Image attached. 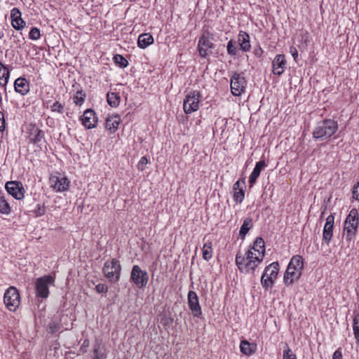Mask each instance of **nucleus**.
<instances>
[{"label": "nucleus", "mask_w": 359, "mask_h": 359, "mask_svg": "<svg viewBox=\"0 0 359 359\" xmlns=\"http://www.w3.org/2000/svg\"><path fill=\"white\" fill-rule=\"evenodd\" d=\"M49 183L50 187L57 192L67 190L69 186L68 178L59 173L52 175L49 178Z\"/></svg>", "instance_id": "f8f14e48"}, {"label": "nucleus", "mask_w": 359, "mask_h": 359, "mask_svg": "<svg viewBox=\"0 0 359 359\" xmlns=\"http://www.w3.org/2000/svg\"><path fill=\"white\" fill-rule=\"evenodd\" d=\"M253 345L250 344L248 341L243 340L241 342L240 349L241 351L247 355H250L253 353L254 350L252 348Z\"/></svg>", "instance_id": "7c9ffc66"}, {"label": "nucleus", "mask_w": 359, "mask_h": 359, "mask_svg": "<svg viewBox=\"0 0 359 359\" xmlns=\"http://www.w3.org/2000/svg\"><path fill=\"white\" fill-rule=\"evenodd\" d=\"M203 257L205 260L209 261L212 257V248H201Z\"/></svg>", "instance_id": "ea45409f"}, {"label": "nucleus", "mask_w": 359, "mask_h": 359, "mask_svg": "<svg viewBox=\"0 0 359 359\" xmlns=\"http://www.w3.org/2000/svg\"><path fill=\"white\" fill-rule=\"evenodd\" d=\"M290 53L292 54V57H294V60L297 59V57H298V51L296 49V48L294 47H291L290 48Z\"/></svg>", "instance_id": "8fccbe9b"}, {"label": "nucleus", "mask_w": 359, "mask_h": 359, "mask_svg": "<svg viewBox=\"0 0 359 359\" xmlns=\"http://www.w3.org/2000/svg\"><path fill=\"white\" fill-rule=\"evenodd\" d=\"M358 220L359 216L357 209H351L345 219L342 235V241L348 247L354 245Z\"/></svg>", "instance_id": "f03ea898"}, {"label": "nucleus", "mask_w": 359, "mask_h": 359, "mask_svg": "<svg viewBox=\"0 0 359 359\" xmlns=\"http://www.w3.org/2000/svg\"><path fill=\"white\" fill-rule=\"evenodd\" d=\"M6 128V121L4 118V114L3 112L0 111V130L4 131Z\"/></svg>", "instance_id": "49530a36"}, {"label": "nucleus", "mask_w": 359, "mask_h": 359, "mask_svg": "<svg viewBox=\"0 0 359 359\" xmlns=\"http://www.w3.org/2000/svg\"><path fill=\"white\" fill-rule=\"evenodd\" d=\"M147 163H148V160H147V157L142 156L140 159V161L137 163V165L138 170L143 171L145 169L146 165Z\"/></svg>", "instance_id": "a19ab883"}, {"label": "nucleus", "mask_w": 359, "mask_h": 359, "mask_svg": "<svg viewBox=\"0 0 359 359\" xmlns=\"http://www.w3.org/2000/svg\"><path fill=\"white\" fill-rule=\"evenodd\" d=\"M353 196L355 200L359 201V182H358L353 187Z\"/></svg>", "instance_id": "a18cd8bd"}, {"label": "nucleus", "mask_w": 359, "mask_h": 359, "mask_svg": "<svg viewBox=\"0 0 359 359\" xmlns=\"http://www.w3.org/2000/svg\"><path fill=\"white\" fill-rule=\"evenodd\" d=\"M53 283L54 278L51 276H45L37 279L36 282V296L47 298L49 295V286Z\"/></svg>", "instance_id": "6e6552de"}, {"label": "nucleus", "mask_w": 359, "mask_h": 359, "mask_svg": "<svg viewBox=\"0 0 359 359\" xmlns=\"http://www.w3.org/2000/svg\"><path fill=\"white\" fill-rule=\"evenodd\" d=\"M50 109H51L52 111H55V112H58V113H62L63 110H64V106L61 103H60L58 102H55L50 106Z\"/></svg>", "instance_id": "58836bf2"}, {"label": "nucleus", "mask_w": 359, "mask_h": 359, "mask_svg": "<svg viewBox=\"0 0 359 359\" xmlns=\"http://www.w3.org/2000/svg\"><path fill=\"white\" fill-rule=\"evenodd\" d=\"M188 304L189 306L196 317H199L201 314V308L199 304L198 297L196 293L194 291H189L188 293Z\"/></svg>", "instance_id": "dca6fc26"}, {"label": "nucleus", "mask_w": 359, "mask_h": 359, "mask_svg": "<svg viewBox=\"0 0 359 359\" xmlns=\"http://www.w3.org/2000/svg\"><path fill=\"white\" fill-rule=\"evenodd\" d=\"M252 247H265L264 239L261 237H257L254 241Z\"/></svg>", "instance_id": "c03bdc74"}, {"label": "nucleus", "mask_w": 359, "mask_h": 359, "mask_svg": "<svg viewBox=\"0 0 359 359\" xmlns=\"http://www.w3.org/2000/svg\"><path fill=\"white\" fill-rule=\"evenodd\" d=\"M154 43V38L149 33L142 34L137 39L138 46L141 48H145Z\"/></svg>", "instance_id": "393cba45"}, {"label": "nucleus", "mask_w": 359, "mask_h": 359, "mask_svg": "<svg viewBox=\"0 0 359 359\" xmlns=\"http://www.w3.org/2000/svg\"><path fill=\"white\" fill-rule=\"evenodd\" d=\"M246 83V80L243 73H234L231 79V90L232 94L235 96L241 95L245 89Z\"/></svg>", "instance_id": "9d476101"}, {"label": "nucleus", "mask_w": 359, "mask_h": 359, "mask_svg": "<svg viewBox=\"0 0 359 359\" xmlns=\"http://www.w3.org/2000/svg\"><path fill=\"white\" fill-rule=\"evenodd\" d=\"M43 138V133L39 128L33 126L30 133V142L37 144L41 142Z\"/></svg>", "instance_id": "a878e982"}, {"label": "nucleus", "mask_w": 359, "mask_h": 359, "mask_svg": "<svg viewBox=\"0 0 359 359\" xmlns=\"http://www.w3.org/2000/svg\"><path fill=\"white\" fill-rule=\"evenodd\" d=\"M40 30L36 27H32L29 32V36L32 40H36L40 38Z\"/></svg>", "instance_id": "4c0bfd02"}, {"label": "nucleus", "mask_w": 359, "mask_h": 359, "mask_svg": "<svg viewBox=\"0 0 359 359\" xmlns=\"http://www.w3.org/2000/svg\"><path fill=\"white\" fill-rule=\"evenodd\" d=\"M332 359H342V353L340 349H337L334 352Z\"/></svg>", "instance_id": "09e8293b"}, {"label": "nucleus", "mask_w": 359, "mask_h": 359, "mask_svg": "<svg viewBox=\"0 0 359 359\" xmlns=\"http://www.w3.org/2000/svg\"><path fill=\"white\" fill-rule=\"evenodd\" d=\"M5 188L8 194L11 195L17 200L24 198L25 189L21 182L18 181H11L6 184Z\"/></svg>", "instance_id": "ddd939ff"}, {"label": "nucleus", "mask_w": 359, "mask_h": 359, "mask_svg": "<svg viewBox=\"0 0 359 359\" xmlns=\"http://www.w3.org/2000/svg\"><path fill=\"white\" fill-rule=\"evenodd\" d=\"M48 328H49L50 332L53 334L59 330V326L57 324L50 323L48 326Z\"/></svg>", "instance_id": "de8ad7c7"}, {"label": "nucleus", "mask_w": 359, "mask_h": 359, "mask_svg": "<svg viewBox=\"0 0 359 359\" xmlns=\"http://www.w3.org/2000/svg\"><path fill=\"white\" fill-rule=\"evenodd\" d=\"M200 94L198 92L194 91L189 93L183 102L184 111L186 114H191L197 111L199 107Z\"/></svg>", "instance_id": "1a4fd4ad"}, {"label": "nucleus", "mask_w": 359, "mask_h": 359, "mask_svg": "<svg viewBox=\"0 0 359 359\" xmlns=\"http://www.w3.org/2000/svg\"><path fill=\"white\" fill-rule=\"evenodd\" d=\"M107 358V351L104 346L100 342L97 341L93 346V359H105Z\"/></svg>", "instance_id": "b1692460"}, {"label": "nucleus", "mask_w": 359, "mask_h": 359, "mask_svg": "<svg viewBox=\"0 0 359 359\" xmlns=\"http://www.w3.org/2000/svg\"><path fill=\"white\" fill-rule=\"evenodd\" d=\"M252 226V219L250 217H247L244 219L243 223L240 229V235L243 238L250 228Z\"/></svg>", "instance_id": "c756f323"}, {"label": "nucleus", "mask_w": 359, "mask_h": 359, "mask_svg": "<svg viewBox=\"0 0 359 359\" xmlns=\"http://www.w3.org/2000/svg\"><path fill=\"white\" fill-rule=\"evenodd\" d=\"M303 269V258L300 255L293 256L284 274L285 285H290L297 281L302 274Z\"/></svg>", "instance_id": "7ed1b4c3"}, {"label": "nucleus", "mask_w": 359, "mask_h": 359, "mask_svg": "<svg viewBox=\"0 0 359 359\" xmlns=\"http://www.w3.org/2000/svg\"><path fill=\"white\" fill-rule=\"evenodd\" d=\"M353 331L356 343L359 345V313L355 315L353 318Z\"/></svg>", "instance_id": "2f4dec72"}, {"label": "nucleus", "mask_w": 359, "mask_h": 359, "mask_svg": "<svg viewBox=\"0 0 359 359\" xmlns=\"http://www.w3.org/2000/svg\"><path fill=\"white\" fill-rule=\"evenodd\" d=\"M130 278L138 287L141 288L147 285L149 276L147 273L142 270L138 265H134L131 271Z\"/></svg>", "instance_id": "9b49d317"}, {"label": "nucleus", "mask_w": 359, "mask_h": 359, "mask_svg": "<svg viewBox=\"0 0 359 359\" xmlns=\"http://www.w3.org/2000/svg\"><path fill=\"white\" fill-rule=\"evenodd\" d=\"M205 247H207V245L205 243V244L203 245V248H205Z\"/></svg>", "instance_id": "603ef678"}, {"label": "nucleus", "mask_w": 359, "mask_h": 359, "mask_svg": "<svg viewBox=\"0 0 359 359\" xmlns=\"http://www.w3.org/2000/svg\"><path fill=\"white\" fill-rule=\"evenodd\" d=\"M15 90L22 95H26L29 90V82L25 78H18L14 83Z\"/></svg>", "instance_id": "aec40b11"}, {"label": "nucleus", "mask_w": 359, "mask_h": 359, "mask_svg": "<svg viewBox=\"0 0 359 359\" xmlns=\"http://www.w3.org/2000/svg\"><path fill=\"white\" fill-rule=\"evenodd\" d=\"M11 17L12 20L20 18L21 17L20 10L17 8H13L11 12Z\"/></svg>", "instance_id": "79ce46f5"}, {"label": "nucleus", "mask_w": 359, "mask_h": 359, "mask_svg": "<svg viewBox=\"0 0 359 359\" xmlns=\"http://www.w3.org/2000/svg\"><path fill=\"white\" fill-rule=\"evenodd\" d=\"M338 130V123L330 118L324 119L317 123L312 135L318 140H325L331 137Z\"/></svg>", "instance_id": "20e7f679"}, {"label": "nucleus", "mask_w": 359, "mask_h": 359, "mask_svg": "<svg viewBox=\"0 0 359 359\" xmlns=\"http://www.w3.org/2000/svg\"><path fill=\"white\" fill-rule=\"evenodd\" d=\"M250 248L244 254L238 252L236 257V264L241 272L250 273L254 271L262 262L264 257L265 248Z\"/></svg>", "instance_id": "f257e3e1"}, {"label": "nucleus", "mask_w": 359, "mask_h": 359, "mask_svg": "<svg viewBox=\"0 0 359 359\" xmlns=\"http://www.w3.org/2000/svg\"><path fill=\"white\" fill-rule=\"evenodd\" d=\"M95 290L98 293H106L108 290V287L106 285L100 283L96 285Z\"/></svg>", "instance_id": "37998d69"}, {"label": "nucleus", "mask_w": 359, "mask_h": 359, "mask_svg": "<svg viewBox=\"0 0 359 359\" xmlns=\"http://www.w3.org/2000/svg\"><path fill=\"white\" fill-rule=\"evenodd\" d=\"M4 302L11 311H15L18 308L20 304V297L18 290L15 287L11 286L6 290Z\"/></svg>", "instance_id": "0eeeda50"}, {"label": "nucleus", "mask_w": 359, "mask_h": 359, "mask_svg": "<svg viewBox=\"0 0 359 359\" xmlns=\"http://www.w3.org/2000/svg\"><path fill=\"white\" fill-rule=\"evenodd\" d=\"M266 166V163L264 161H259L255 165V167L251 173L249 179L250 187H252L256 182L257 178L259 177L262 170Z\"/></svg>", "instance_id": "4be33fe9"}, {"label": "nucleus", "mask_w": 359, "mask_h": 359, "mask_svg": "<svg viewBox=\"0 0 359 359\" xmlns=\"http://www.w3.org/2000/svg\"><path fill=\"white\" fill-rule=\"evenodd\" d=\"M273 72L280 76L285 71L286 60L284 55H277L273 60Z\"/></svg>", "instance_id": "f3484780"}, {"label": "nucleus", "mask_w": 359, "mask_h": 359, "mask_svg": "<svg viewBox=\"0 0 359 359\" xmlns=\"http://www.w3.org/2000/svg\"><path fill=\"white\" fill-rule=\"evenodd\" d=\"M114 62L121 67H126L128 65V60L121 55L116 54L114 56Z\"/></svg>", "instance_id": "473e14b6"}, {"label": "nucleus", "mask_w": 359, "mask_h": 359, "mask_svg": "<svg viewBox=\"0 0 359 359\" xmlns=\"http://www.w3.org/2000/svg\"><path fill=\"white\" fill-rule=\"evenodd\" d=\"M86 94L83 90H78L74 97V103L76 105L81 106L83 103Z\"/></svg>", "instance_id": "72a5a7b5"}, {"label": "nucleus", "mask_w": 359, "mask_h": 359, "mask_svg": "<svg viewBox=\"0 0 359 359\" xmlns=\"http://www.w3.org/2000/svg\"><path fill=\"white\" fill-rule=\"evenodd\" d=\"M279 271L278 262H273L267 266L261 277V284L266 290L271 288L277 278Z\"/></svg>", "instance_id": "39448f33"}, {"label": "nucleus", "mask_w": 359, "mask_h": 359, "mask_svg": "<svg viewBox=\"0 0 359 359\" xmlns=\"http://www.w3.org/2000/svg\"><path fill=\"white\" fill-rule=\"evenodd\" d=\"M283 359H297L296 355L292 351L287 344L283 351Z\"/></svg>", "instance_id": "e433bc0d"}, {"label": "nucleus", "mask_w": 359, "mask_h": 359, "mask_svg": "<svg viewBox=\"0 0 359 359\" xmlns=\"http://www.w3.org/2000/svg\"><path fill=\"white\" fill-rule=\"evenodd\" d=\"M45 212V210H44V208H40L39 207V209L37 210V215H43Z\"/></svg>", "instance_id": "3c124183"}, {"label": "nucleus", "mask_w": 359, "mask_h": 359, "mask_svg": "<svg viewBox=\"0 0 359 359\" xmlns=\"http://www.w3.org/2000/svg\"><path fill=\"white\" fill-rule=\"evenodd\" d=\"M334 217L333 215H329L326 219V222L323 229V240L328 244L332 237V231Z\"/></svg>", "instance_id": "a211bd4d"}, {"label": "nucleus", "mask_w": 359, "mask_h": 359, "mask_svg": "<svg viewBox=\"0 0 359 359\" xmlns=\"http://www.w3.org/2000/svg\"><path fill=\"white\" fill-rule=\"evenodd\" d=\"M226 49L228 54L231 55H236L237 53V47L235 45V42L232 40L227 43Z\"/></svg>", "instance_id": "c9c22d12"}, {"label": "nucleus", "mask_w": 359, "mask_h": 359, "mask_svg": "<svg viewBox=\"0 0 359 359\" xmlns=\"http://www.w3.org/2000/svg\"><path fill=\"white\" fill-rule=\"evenodd\" d=\"M107 103L112 107H116L119 105L121 98L116 93H108L107 95Z\"/></svg>", "instance_id": "c85d7f7f"}, {"label": "nucleus", "mask_w": 359, "mask_h": 359, "mask_svg": "<svg viewBox=\"0 0 359 359\" xmlns=\"http://www.w3.org/2000/svg\"><path fill=\"white\" fill-rule=\"evenodd\" d=\"M198 46L201 56L205 57L209 55L210 50L214 48L209 33L203 34L198 41Z\"/></svg>", "instance_id": "4468645a"}, {"label": "nucleus", "mask_w": 359, "mask_h": 359, "mask_svg": "<svg viewBox=\"0 0 359 359\" xmlns=\"http://www.w3.org/2000/svg\"><path fill=\"white\" fill-rule=\"evenodd\" d=\"M238 41L239 45L241 47V49L244 51L247 52L250 50V36L249 35L241 31L238 34Z\"/></svg>", "instance_id": "5701e85b"}, {"label": "nucleus", "mask_w": 359, "mask_h": 359, "mask_svg": "<svg viewBox=\"0 0 359 359\" xmlns=\"http://www.w3.org/2000/svg\"><path fill=\"white\" fill-rule=\"evenodd\" d=\"M245 184V179L242 180H238L233 184V199L236 203H241L245 196V191L241 185L244 186Z\"/></svg>", "instance_id": "6ab92c4d"}, {"label": "nucleus", "mask_w": 359, "mask_h": 359, "mask_svg": "<svg viewBox=\"0 0 359 359\" xmlns=\"http://www.w3.org/2000/svg\"><path fill=\"white\" fill-rule=\"evenodd\" d=\"M121 266L116 259H111L105 262L103 267L104 276L111 283L118 281L120 278Z\"/></svg>", "instance_id": "423d86ee"}, {"label": "nucleus", "mask_w": 359, "mask_h": 359, "mask_svg": "<svg viewBox=\"0 0 359 359\" xmlns=\"http://www.w3.org/2000/svg\"><path fill=\"white\" fill-rule=\"evenodd\" d=\"M11 24L15 29L20 30L25 27V22L20 17V18L12 20Z\"/></svg>", "instance_id": "f704fd0d"}, {"label": "nucleus", "mask_w": 359, "mask_h": 359, "mask_svg": "<svg viewBox=\"0 0 359 359\" xmlns=\"http://www.w3.org/2000/svg\"><path fill=\"white\" fill-rule=\"evenodd\" d=\"M11 212V207L6 199L5 195L0 191V213L8 215Z\"/></svg>", "instance_id": "bb28decb"}, {"label": "nucleus", "mask_w": 359, "mask_h": 359, "mask_svg": "<svg viewBox=\"0 0 359 359\" xmlns=\"http://www.w3.org/2000/svg\"><path fill=\"white\" fill-rule=\"evenodd\" d=\"M9 79L8 69L0 62V86H6Z\"/></svg>", "instance_id": "cd10ccee"}, {"label": "nucleus", "mask_w": 359, "mask_h": 359, "mask_svg": "<svg viewBox=\"0 0 359 359\" xmlns=\"http://www.w3.org/2000/svg\"><path fill=\"white\" fill-rule=\"evenodd\" d=\"M82 124L88 129L94 128L97 123V117L92 109H87L80 118Z\"/></svg>", "instance_id": "2eb2a0df"}, {"label": "nucleus", "mask_w": 359, "mask_h": 359, "mask_svg": "<svg viewBox=\"0 0 359 359\" xmlns=\"http://www.w3.org/2000/svg\"><path fill=\"white\" fill-rule=\"evenodd\" d=\"M120 122L121 117L118 115L109 116L105 121V128L111 133H114L117 130Z\"/></svg>", "instance_id": "412c9836"}]
</instances>
